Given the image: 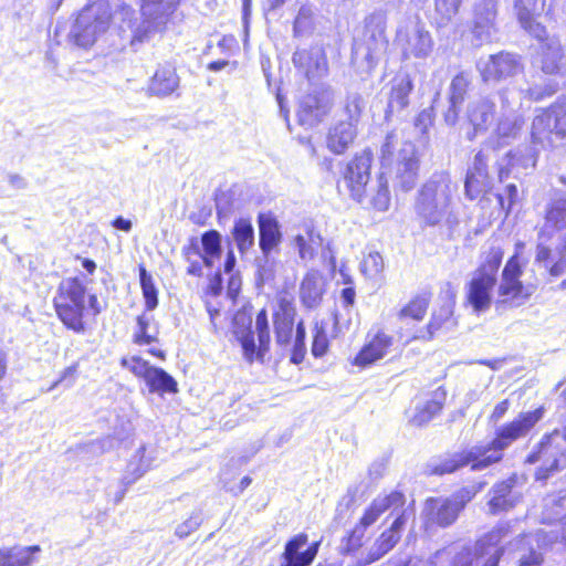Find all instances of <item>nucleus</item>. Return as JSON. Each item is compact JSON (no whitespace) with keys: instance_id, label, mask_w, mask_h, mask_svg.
Returning <instances> with one entry per match:
<instances>
[{"instance_id":"nucleus-9","label":"nucleus","mask_w":566,"mask_h":566,"mask_svg":"<svg viewBox=\"0 0 566 566\" xmlns=\"http://www.w3.org/2000/svg\"><path fill=\"white\" fill-rule=\"evenodd\" d=\"M566 136V104H553L537 114L532 123V142L543 148L553 147Z\"/></svg>"},{"instance_id":"nucleus-59","label":"nucleus","mask_w":566,"mask_h":566,"mask_svg":"<svg viewBox=\"0 0 566 566\" xmlns=\"http://www.w3.org/2000/svg\"><path fill=\"white\" fill-rule=\"evenodd\" d=\"M517 198L518 190L514 184L506 185L502 192L496 193L497 202L502 210H504L506 213H509L512 207L516 203Z\"/></svg>"},{"instance_id":"nucleus-38","label":"nucleus","mask_w":566,"mask_h":566,"mask_svg":"<svg viewBox=\"0 0 566 566\" xmlns=\"http://www.w3.org/2000/svg\"><path fill=\"white\" fill-rule=\"evenodd\" d=\"M40 552V546L0 548V566H29L32 555Z\"/></svg>"},{"instance_id":"nucleus-43","label":"nucleus","mask_w":566,"mask_h":566,"mask_svg":"<svg viewBox=\"0 0 566 566\" xmlns=\"http://www.w3.org/2000/svg\"><path fill=\"white\" fill-rule=\"evenodd\" d=\"M472 85V76L469 72H460L453 76L448 88V102L463 104Z\"/></svg>"},{"instance_id":"nucleus-6","label":"nucleus","mask_w":566,"mask_h":566,"mask_svg":"<svg viewBox=\"0 0 566 566\" xmlns=\"http://www.w3.org/2000/svg\"><path fill=\"white\" fill-rule=\"evenodd\" d=\"M543 408L522 412L511 422L497 428L495 438L490 443L480 446L485 450V455L483 458L488 467L492 463L499 462L503 457V450L509 448L514 441L526 437L534 426L543 418Z\"/></svg>"},{"instance_id":"nucleus-54","label":"nucleus","mask_w":566,"mask_h":566,"mask_svg":"<svg viewBox=\"0 0 566 566\" xmlns=\"http://www.w3.org/2000/svg\"><path fill=\"white\" fill-rule=\"evenodd\" d=\"M462 0H436V13L440 27L447 25L458 13Z\"/></svg>"},{"instance_id":"nucleus-14","label":"nucleus","mask_w":566,"mask_h":566,"mask_svg":"<svg viewBox=\"0 0 566 566\" xmlns=\"http://www.w3.org/2000/svg\"><path fill=\"white\" fill-rule=\"evenodd\" d=\"M496 102H499V92L489 96H479L468 103L465 117L473 129L472 133H468L470 140L479 134L486 133L495 123L499 113Z\"/></svg>"},{"instance_id":"nucleus-28","label":"nucleus","mask_w":566,"mask_h":566,"mask_svg":"<svg viewBox=\"0 0 566 566\" xmlns=\"http://www.w3.org/2000/svg\"><path fill=\"white\" fill-rule=\"evenodd\" d=\"M515 482V476H512L496 483L492 488L489 493L490 500L488 502L489 512L491 514H499L515 506L520 500V494L513 490Z\"/></svg>"},{"instance_id":"nucleus-58","label":"nucleus","mask_w":566,"mask_h":566,"mask_svg":"<svg viewBox=\"0 0 566 566\" xmlns=\"http://www.w3.org/2000/svg\"><path fill=\"white\" fill-rule=\"evenodd\" d=\"M366 528L359 523L348 534L342 544V552L344 554H350L363 546V538L365 536Z\"/></svg>"},{"instance_id":"nucleus-50","label":"nucleus","mask_w":566,"mask_h":566,"mask_svg":"<svg viewBox=\"0 0 566 566\" xmlns=\"http://www.w3.org/2000/svg\"><path fill=\"white\" fill-rule=\"evenodd\" d=\"M429 298L424 295L416 296L399 312V319L405 321L411 318L413 321H421L428 310Z\"/></svg>"},{"instance_id":"nucleus-61","label":"nucleus","mask_w":566,"mask_h":566,"mask_svg":"<svg viewBox=\"0 0 566 566\" xmlns=\"http://www.w3.org/2000/svg\"><path fill=\"white\" fill-rule=\"evenodd\" d=\"M312 235L297 234L294 237L293 244L297 250L298 256L303 261L312 260L315 255V250L311 244Z\"/></svg>"},{"instance_id":"nucleus-15","label":"nucleus","mask_w":566,"mask_h":566,"mask_svg":"<svg viewBox=\"0 0 566 566\" xmlns=\"http://www.w3.org/2000/svg\"><path fill=\"white\" fill-rule=\"evenodd\" d=\"M485 450L481 447H472L458 453L433 460L427 464L426 472L430 475H443L452 473L464 465H471L474 471L488 468L484 457Z\"/></svg>"},{"instance_id":"nucleus-30","label":"nucleus","mask_w":566,"mask_h":566,"mask_svg":"<svg viewBox=\"0 0 566 566\" xmlns=\"http://www.w3.org/2000/svg\"><path fill=\"white\" fill-rule=\"evenodd\" d=\"M392 344V337L382 331L375 334H368V342L360 349L355 358V364L361 367L368 366L378 359H381Z\"/></svg>"},{"instance_id":"nucleus-11","label":"nucleus","mask_w":566,"mask_h":566,"mask_svg":"<svg viewBox=\"0 0 566 566\" xmlns=\"http://www.w3.org/2000/svg\"><path fill=\"white\" fill-rule=\"evenodd\" d=\"M396 41L405 57L426 59L433 48L430 32L420 20H408L401 24L397 30Z\"/></svg>"},{"instance_id":"nucleus-42","label":"nucleus","mask_w":566,"mask_h":566,"mask_svg":"<svg viewBox=\"0 0 566 566\" xmlns=\"http://www.w3.org/2000/svg\"><path fill=\"white\" fill-rule=\"evenodd\" d=\"M85 294L86 287L82 281L77 277H70L60 283L55 297L85 305Z\"/></svg>"},{"instance_id":"nucleus-37","label":"nucleus","mask_w":566,"mask_h":566,"mask_svg":"<svg viewBox=\"0 0 566 566\" xmlns=\"http://www.w3.org/2000/svg\"><path fill=\"white\" fill-rule=\"evenodd\" d=\"M364 203L371 206L374 209L378 211H386L390 205V191L388 187V181L380 175L376 181L366 188V198Z\"/></svg>"},{"instance_id":"nucleus-18","label":"nucleus","mask_w":566,"mask_h":566,"mask_svg":"<svg viewBox=\"0 0 566 566\" xmlns=\"http://www.w3.org/2000/svg\"><path fill=\"white\" fill-rule=\"evenodd\" d=\"M536 55L534 63L545 74L564 75L566 72V59L562 43L556 36H548L545 31L543 40H537Z\"/></svg>"},{"instance_id":"nucleus-20","label":"nucleus","mask_w":566,"mask_h":566,"mask_svg":"<svg viewBox=\"0 0 566 566\" xmlns=\"http://www.w3.org/2000/svg\"><path fill=\"white\" fill-rule=\"evenodd\" d=\"M332 92L329 90L315 91L303 97L298 108V120L302 125L314 126L329 112Z\"/></svg>"},{"instance_id":"nucleus-19","label":"nucleus","mask_w":566,"mask_h":566,"mask_svg":"<svg viewBox=\"0 0 566 566\" xmlns=\"http://www.w3.org/2000/svg\"><path fill=\"white\" fill-rule=\"evenodd\" d=\"M493 153L494 149L491 147V142H489L474 156L473 165L469 168L464 182L465 196L471 200L475 199L481 192L486 191L491 185L488 163Z\"/></svg>"},{"instance_id":"nucleus-62","label":"nucleus","mask_w":566,"mask_h":566,"mask_svg":"<svg viewBox=\"0 0 566 566\" xmlns=\"http://www.w3.org/2000/svg\"><path fill=\"white\" fill-rule=\"evenodd\" d=\"M481 556L475 547L463 546L451 560V566H473V562Z\"/></svg>"},{"instance_id":"nucleus-34","label":"nucleus","mask_w":566,"mask_h":566,"mask_svg":"<svg viewBox=\"0 0 566 566\" xmlns=\"http://www.w3.org/2000/svg\"><path fill=\"white\" fill-rule=\"evenodd\" d=\"M179 86V77L175 67L166 64L159 66L150 78L148 92L156 96H167L172 94Z\"/></svg>"},{"instance_id":"nucleus-8","label":"nucleus","mask_w":566,"mask_h":566,"mask_svg":"<svg viewBox=\"0 0 566 566\" xmlns=\"http://www.w3.org/2000/svg\"><path fill=\"white\" fill-rule=\"evenodd\" d=\"M476 492L478 490L463 488L449 497H429L422 512L426 525L428 527L432 525L440 527L452 525Z\"/></svg>"},{"instance_id":"nucleus-10","label":"nucleus","mask_w":566,"mask_h":566,"mask_svg":"<svg viewBox=\"0 0 566 566\" xmlns=\"http://www.w3.org/2000/svg\"><path fill=\"white\" fill-rule=\"evenodd\" d=\"M526 462H541L537 472L538 479H544L551 472L566 467V429L564 431L555 430L545 437L538 449L528 454Z\"/></svg>"},{"instance_id":"nucleus-1","label":"nucleus","mask_w":566,"mask_h":566,"mask_svg":"<svg viewBox=\"0 0 566 566\" xmlns=\"http://www.w3.org/2000/svg\"><path fill=\"white\" fill-rule=\"evenodd\" d=\"M458 186L447 171L434 172L420 188L415 211L426 227L446 226L450 231L459 224L455 212Z\"/></svg>"},{"instance_id":"nucleus-29","label":"nucleus","mask_w":566,"mask_h":566,"mask_svg":"<svg viewBox=\"0 0 566 566\" xmlns=\"http://www.w3.org/2000/svg\"><path fill=\"white\" fill-rule=\"evenodd\" d=\"M405 495L399 491H392L386 495H378L363 514L359 524L367 528L373 525L381 514L391 510L395 512L405 504Z\"/></svg>"},{"instance_id":"nucleus-36","label":"nucleus","mask_w":566,"mask_h":566,"mask_svg":"<svg viewBox=\"0 0 566 566\" xmlns=\"http://www.w3.org/2000/svg\"><path fill=\"white\" fill-rule=\"evenodd\" d=\"M295 311L290 305H282L274 314V331L276 344L287 346L292 338Z\"/></svg>"},{"instance_id":"nucleus-40","label":"nucleus","mask_w":566,"mask_h":566,"mask_svg":"<svg viewBox=\"0 0 566 566\" xmlns=\"http://www.w3.org/2000/svg\"><path fill=\"white\" fill-rule=\"evenodd\" d=\"M451 310L449 306L441 307L438 312L432 314V317L426 328L419 329L412 335V339L430 340L434 334L444 325L451 323Z\"/></svg>"},{"instance_id":"nucleus-53","label":"nucleus","mask_w":566,"mask_h":566,"mask_svg":"<svg viewBox=\"0 0 566 566\" xmlns=\"http://www.w3.org/2000/svg\"><path fill=\"white\" fill-rule=\"evenodd\" d=\"M509 164L513 167H521L525 170L533 169L537 161V151L533 147H524L514 153H507Z\"/></svg>"},{"instance_id":"nucleus-23","label":"nucleus","mask_w":566,"mask_h":566,"mask_svg":"<svg viewBox=\"0 0 566 566\" xmlns=\"http://www.w3.org/2000/svg\"><path fill=\"white\" fill-rule=\"evenodd\" d=\"M294 66L308 80L319 78L327 73L328 64L322 48L297 49L292 57Z\"/></svg>"},{"instance_id":"nucleus-60","label":"nucleus","mask_w":566,"mask_h":566,"mask_svg":"<svg viewBox=\"0 0 566 566\" xmlns=\"http://www.w3.org/2000/svg\"><path fill=\"white\" fill-rule=\"evenodd\" d=\"M153 317L148 315H140L137 317V332L135 333V343L150 344L156 340V336L148 333V327Z\"/></svg>"},{"instance_id":"nucleus-46","label":"nucleus","mask_w":566,"mask_h":566,"mask_svg":"<svg viewBox=\"0 0 566 566\" xmlns=\"http://www.w3.org/2000/svg\"><path fill=\"white\" fill-rule=\"evenodd\" d=\"M315 29L314 9L312 6L304 4L298 9L293 23V34L295 38L308 36Z\"/></svg>"},{"instance_id":"nucleus-32","label":"nucleus","mask_w":566,"mask_h":566,"mask_svg":"<svg viewBox=\"0 0 566 566\" xmlns=\"http://www.w3.org/2000/svg\"><path fill=\"white\" fill-rule=\"evenodd\" d=\"M325 292V281L322 273L317 270H311L302 280L300 286V298L307 308L317 307Z\"/></svg>"},{"instance_id":"nucleus-22","label":"nucleus","mask_w":566,"mask_h":566,"mask_svg":"<svg viewBox=\"0 0 566 566\" xmlns=\"http://www.w3.org/2000/svg\"><path fill=\"white\" fill-rule=\"evenodd\" d=\"M407 516L406 511L399 514L392 522L390 527L384 531L369 547L365 560L361 563L363 566L369 565L374 562L382 558L389 553L399 542L401 532L406 525Z\"/></svg>"},{"instance_id":"nucleus-13","label":"nucleus","mask_w":566,"mask_h":566,"mask_svg":"<svg viewBox=\"0 0 566 566\" xmlns=\"http://www.w3.org/2000/svg\"><path fill=\"white\" fill-rule=\"evenodd\" d=\"M475 67L483 83L500 82L523 71L521 57L505 51L480 57Z\"/></svg>"},{"instance_id":"nucleus-24","label":"nucleus","mask_w":566,"mask_h":566,"mask_svg":"<svg viewBox=\"0 0 566 566\" xmlns=\"http://www.w3.org/2000/svg\"><path fill=\"white\" fill-rule=\"evenodd\" d=\"M308 537L304 533L293 536L285 544L282 558L284 566H310L315 559L321 543L311 544L305 551H301L307 544Z\"/></svg>"},{"instance_id":"nucleus-39","label":"nucleus","mask_w":566,"mask_h":566,"mask_svg":"<svg viewBox=\"0 0 566 566\" xmlns=\"http://www.w3.org/2000/svg\"><path fill=\"white\" fill-rule=\"evenodd\" d=\"M232 237L240 253L244 254L254 244V228L248 218L234 221Z\"/></svg>"},{"instance_id":"nucleus-5","label":"nucleus","mask_w":566,"mask_h":566,"mask_svg":"<svg viewBox=\"0 0 566 566\" xmlns=\"http://www.w3.org/2000/svg\"><path fill=\"white\" fill-rule=\"evenodd\" d=\"M142 20L132 28L130 45L137 50L156 33L165 31L182 0H140Z\"/></svg>"},{"instance_id":"nucleus-57","label":"nucleus","mask_w":566,"mask_h":566,"mask_svg":"<svg viewBox=\"0 0 566 566\" xmlns=\"http://www.w3.org/2000/svg\"><path fill=\"white\" fill-rule=\"evenodd\" d=\"M305 326L303 321L296 324L295 338L292 348L291 361L293 364H300L303 361L306 347H305Z\"/></svg>"},{"instance_id":"nucleus-44","label":"nucleus","mask_w":566,"mask_h":566,"mask_svg":"<svg viewBox=\"0 0 566 566\" xmlns=\"http://www.w3.org/2000/svg\"><path fill=\"white\" fill-rule=\"evenodd\" d=\"M202 261L206 266H213L216 259L221 255V234L217 230H209L201 237Z\"/></svg>"},{"instance_id":"nucleus-45","label":"nucleus","mask_w":566,"mask_h":566,"mask_svg":"<svg viewBox=\"0 0 566 566\" xmlns=\"http://www.w3.org/2000/svg\"><path fill=\"white\" fill-rule=\"evenodd\" d=\"M151 463L153 458L147 454L146 447H139L127 464V473L133 476L132 479L125 476L127 483H133L135 480L144 475L150 469Z\"/></svg>"},{"instance_id":"nucleus-33","label":"nucleus","mask_w":566,"mask_h":566,"mask_svg":"<svg viewBox=\"0 0 566 566\" xmlns=\"http://www.w3.org/2000/svg\"><path fill=\"white\" fill-rule=\"evenodd\" d=\"M53 303L59 318L67 328L76 333H83L85 331L83 322L85 305L77 304L75 301L67 302L57 297H54Z\"/></svg>"},{"instance_id":"nucleus-2","label":"nucleus","mask_w":566,"mask_h":566,"mask_svg":"<svg viewBox=\"0 0 566 566\" xmlns=\"http://www.w3.org/2000/svg\"><path fill=\"white\" fill-rule=\"evenodd\" d=\"M556 92V87L549 86L542 90L531 86H518L510 84L499 91V113L496 115L495 134L501 139L515 138L523 126V118L518 113L524 99L539 101Z\"/></svg>"},{"instance_id":"nucleus-12","label":"nucleus","mask_w":566,"mask_h":566,"mask_svg":"<svg viewBox=\"0 0 566 566\" xmlns=\"http://www.w3.org/2000/svg\"><path fill=\"white\" fill-rule=\"evenodd\" d=\"M259 223V245L263 256L256 259L258 276L264 282L273 276V265L270 261V253L276 248L281 240L282 233L277 220L270 213H260Z\"/></svg>"},{"instance_id":"nucleus-48","label":"nucleus","mask_w":566,"mask_h":566,"mask_svg":"<svg viewBox=\"0 0 566 566\" xmlns=\"http://www.w3.org/2000/svg\"><path fill=\"white\" fill-rule=\"evenodd\" d=\"M365 108V99L358 92H348L344 102L343 115L346 117L345 122H354L358 124L363 109Z\"/></svg>"},{"instance_id":"nucleus-16","label":"nucleus","mask_w":566,"mask_h":566,"mask_svg":"<svg viewBox=\"0 0 566 566\" xmlns=\"http://www.w3.org/2000/svg\"><path fill=\"white\" fill-rule=\"evenodd\" d=\"M373 155L364 150L356 155L347 165L344 179L354 200L363 203L366 198V188L370 179Z\"/></svg>"},{"instance_id":"nucleus-51","label":"nucleus","mask_w":566,"mask_h":566,"mask_svg":"<svg viewBox=\"0 0 566 566\" xmlns=\"http://www.w3.org/2000/svg\"><path fill=\"white\" fill-rule=\"evenodd\" d=\"M547 228L557 230L566 228V199L554 200L546 212Z\"/></svg>"},{"instance_id":"nucleus-7","label":"nucleus","mask_w":566,"mask_h":566,"mask_svg":"<svg viewBox=\"0 0 566 566\" xmlns=\"http://www.w3.org/2000/svg\"><path fill=\"white\" fill-rule=\"evenodd\" d=\"M111 12L105 1L93 2L81 10L75 19L69 39L80 48L93 45L109 27Z\"/></svg>"},{"instance_id":"nucleus-17","label":"nucleus","mask_w":566,"mask_h":566,"mask_svg":"<svg viewBox=\"0 0 566 566\" xmlns=\"http://www.w3.org/2000/svg\"><path fill=\"white\" fill-rule=\"evenodd\" d=\"M420 160L416 146L405 143L399 149L392 168L396 186L402 191L411 190L418 180Z\"/></svg>"},{"instance_id":"nucleus-25","label":"nucleus","mask_w":566,"mask_h":566,"mask_svg":"<svg viewBox=\"0 0 566 566\" xmlns=\"http://www.w3.org/2000/svg\"><path fill=\"white\" fill-rule=\"evenodd\" d=\"M521 274L522 270L517 259L515 256L511 258L505 264L502 273V280L499 286L500 300L497 301V304H520L514 303V301L521 295L523 291V284L520 281Z\"/></svg>"},{"instance_id":"nucleus-31","label":"nucleus","mask_w":566,"mask_h":566,"mask_svg":"<svg viewBox=\"0 0 566 566\" xmlns=\"http://www.w3.org/2000/svg\"><path fill=\"white\" fill-rule=\"evenodd\" d=\"M357 136V125L354 122L340 119L328 130L327 147L336 155L344 154Z\"/></svg>"},{"instance_id":"nucleus-64","label":"nucleus","mask_w":566,"mask_h":566,"mask_svg":"<svg viewBox=\"0 0 566 566\" xmlns=\"http://www.w3.org/2000/svg\"><path fill=\"white\" fill-rule=\"evenodd\" d=\"M433 107H428L422 109L417 117L415 118L413 125L415 128L421 134L424 135L428 132V128L433 123Z\"/></svg>"},{"instance_id":"nucleus-35","label":"nucleus","mask_w":566,"mask_h":566,"mask_svg":"<svg viewBox=\"0 0 566 566\" xmlns=\"http://www.w3.org/2000/svg\"><path fill=\"white\" fill-rule=\"evenodd\" d=\"M444 400V391L436 390L430 399L417 403L411 422L419 427L428 423L441 411Z\"/></svg>"},{"instance_id":"nucleus-55","label":"nucleus","mask_w":566,"mask_h":566,"mask_svg":"<svg viewBox=\"0 0 566 566\" xmlns=\"http://www.w3.org/2000/svg\"><path fill=\"white\" fill-rule=\"evenodd\" d=\"M203 522V514L201 510H195L190 516L178 524L175 528V535L180 539L188 537L196 532Z\"/></svg>"},{"instance_id":"nucleus-41","label":"nucleus","mask_w":566,"mask_h":566,"mask_svg":"<svg viewBox=\"0 0 566 566\" xmlns=\"http://www.w3.org/2000/svg\"><path fill=\"white\" fill-rule=\"evenodd\" d=\"M150 392L176 394L178 391L177 381L164 369L155 367L146 379Z\"/></svg>"},{"instance_id":"nucleus-63","label":"nucleus","mask_w":566,"mask_h":566,"mask_svg":"<svg viewBox=\"0 0 566 566\" xmlns=\"http://www.w3.org/2000/svg\"><path fill=\"white\" fill-rule=\"evenodd\" d=\"M239 340L243 349V355L245 359L252 363L254 357H258V350L253 332L248 331L245 333H242V335L239 337Z\"/></svg>"},{"instance_id":"nucleus-47","label":"nucleus","mask_w":566,"mask_h":566,"mask_svg":"<svg viewBox=\"0 0 566 566\" xmlns=\"http://www.w3.org/2000/svg\"><path fill=\"white\" fill-rule=\"evenodd\" d=\"M505 527H496L480 538L474 545L476 552L481 557H484L485 551H497L499 555L503 554V548L500 546L503 538L506 536Z\"/></svg>"},{"instance_id":"nucleus-52","label":"nucleus","mask_w":566,"mask_h":566,"mask_svg":"<svg viewBox=\"0 0 566 566\" xmlns=\"http://www.w3.org/2000/svg\"><path fill=\"white\" fill-rule=\"evenodd\" d=\"M382 271L384 260L378 252L368 253L360 263V272L368 280L378 281Z\"/></svg>"},{"instance_id":"nucleus-21","label":"nucleus","mask_w":566,"mask_h":566,"mask_svg":"<svg viewBox=\"0 0 566 566\" xmlns=\"http://www.w3.org/2000/svg\"><path fill=\"white\" fill-rule=\"evenodd\" d=\"M496 0H481L474 7L472 34L476 45L492 40L495 29Z\"/></svg>"},{"instance_id":"nucleus-49","label":"nucleus","mask_w":566,"mask_h":566,"mask_svg":"<svg viewBox=\"0 0 566 566\" xmlns=\"http://www.w3.org/2000/svg\"><path fill=\"white\" fill-rule=\"evenodd\" d=\"M139 281L145 298V306L147 311H154L158 305V292L155 286L153 276L147 272L144 266L139 268Z\"/></svg>"},{"instance_id":"nucleus-27","label":"nucleus","mask_w":566,"mask_h":566,"mask_svg":"<svg viewBox=\"0 0 566 566\" xmlns=\"http://www.w3.org/2000/svg\"><path fill=\"white\" fill-rule=\"evenodd\" d=\"M385 118L389 119L395 114L402 112L409 105V96L413 84L409 75L399 74L390 81Z\"/></svg>"},{"instance_id":"nucleus-4","label":"nucleus","mask_w":566,"mask_h":566,"mask_svg":"<svg viewBox=\"0 0 566 566\" xmlns=\"http://www.w3.org/2000/svg\"><path fill=\"white\" fill-rule=\"evenodd\" d=\"M502 258L503 253L500 249H490L481 265L472 274L468 284L467 298L476 313L490 308Z\"/></svg>"},{"instance_id":"nucleus-3","label":"nucleus","mask_w":566,"mask_h":566,"mask_svg":"<svg viewBox=\"0 0 566 566\" xmlns=\"http://www.w3.org/2000/svg\"><path fill=\"white\" fill-rule=\"evenodd\" d=\"M387 17L376 11L365 19L363 36L355 42L352 63L359 74H369L385 54L388 40L386 36Z\"/></svg>"},{"instance_id":"nucleus-26","label":"nucleus","mask_w":566,"mask_h":566,"mask_svg":"<svg viewBox=\"0 0 566 566\" xmlns=\"http://www.w3.org/2000/svg\"><path fill=\"white\" fill-rule=\"evenodd\" d=\"M545 7V0H516L515 10L524 30L537 40H543L545 28L536 21Z\"/></svg>"},{"instance_id":"nucleus-56","label":"nucleus","mask_w":566,"mask_h":566,"mask_svg":"<svg viewBox=\"0 0 566 566\" xmlns=\"http://www.w3.org/2000/svg\"><path fill=\"white\" fill-rule=\"evenodd\" d=\"M120 365L132 371L135 376L143 378L145 381L148 375H150V371H153L155 368L150 366L147 360L140 358L139 356L123 358Z\"/></svg>"}]
</instances>
